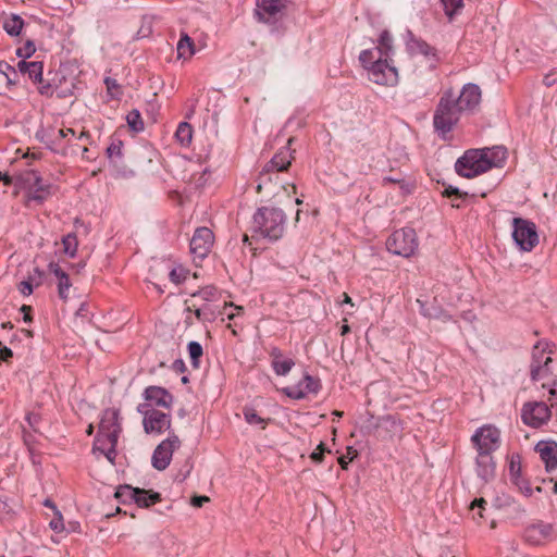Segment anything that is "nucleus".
Listing matches in <instances>:
<instances>
[{
	"instance_id": "a878e982",
	"label": "nucleus",
	"mask_w": 557,
	"mask_h": 557,
	"mask_svg": "<svg viewBox=\"0 0 557 557\" xmlns=\"http://www.w3.org/2000/svg\"><path fill=\"white\" fill-rule=\"evenodd\" d=\"M476 474L484 482H490L495 476V462L492 454H479L476 457Z\"/></svg>"
},
{
	"instance_id": "3c124183",
	"label": "nucleus",
	"mask_w": 557,
	"mask_h": 557,
	"mask_svg": "<svg viewBox=\"0 0 557 557\" xmlns=\"http://www.w3.org/2000/svg\"><path fill=\"white\" fill-rule=\"evenodd\" d=\"M511 482L519 488V491L525 496H531L533 490L530 486V482L522 478L521 474L511 479Z\"/></svg>"
},
{
	"instance_id": "58836bf2",
	"label": "nucleus",
	"mask_w": 557,
	"mask_h": 557,
	"mask_svg": "<svg viewBox=\"0 0 557 557\" xmlns=\"http://www.w3.org/2000/svg\"><path fill=\"white\" fill-rule=\"evenodd\" d=\"M123 141L120 139H112L107 148V156L111 162H117L122 159Z\"/></svg>"
},
{
	"instance_id": "6ab92c4d",
	"label": "nucleus",
	"mask_w": 557,
	"mask_h": 557,
	"mask_svg": "<svg viewBox=\"0 0 557 557\" xmlns=\"http://www.w3.org/2000/svg\"><path fill=\"white\" fill-rule=\"evenodd\" d=\"M555 530L552 523L539 521L529 525L524 531L525 541L533 545H542L555 539Z\"/></svg>"
},
{
	"instance_id": "1a4fd4ad",
	"label": "nucleus",
	"mask_w": 557,
	"mask_h": 557,
	"mask_svg": "<svg viewBox=\"0 0 557 557\" xmlns=\"http://www.w3.org/2000/svg\"><path fill=\"white\" fill-rule=\"evenodd\" d=\"M17 71L22 75H27L34 84L37 85L38 92L46 97H52L57 91V86L51 84L49 81L44 79V64L39 61H26L21 60L17 63Z\"/></svg>"
},
{
	"instance_id": "680f3d73",
	"label": "nucleus",
	"mask_w": 557,
	"mask_h": 557,
	"mask_svg": "<svg viewBox=\"0 0 557 557\" xmlns=\"http://www.w3.org/2000/svg\"><path fill=\"white\" fill-rule=\"evenodd\" d=\"M34 285L32 282H29L28 280H25V281H22L20 284H18V292L23 295V296H29L33 290H34Z\"/></svg>"
},
{
	"instance_id": "7c9ffc66",
	"label": "nucleus",
	"mask_w": 557,
	"mask_h": 557,
	"mask_svg": "<svg viewBox=\"0 0 557 557\" xmlns=\"http://www.w3.org/2000/svg\"><path fill=\"white\" fill-rule=\"evenodd\" d=\"M24 26V20L17 14L5 17L2 24L3 29L10 36H18Z\"/></svg>"
},
{
	"instance_id": "ddd939ff",
	"label": "nucleus",
	"mask_w": 557,
	"mask_h": 557,
	"mask_svg": "<svg viewBox=\"0 0 557 557\" xmlns=\"http://www.w3.org/2000/svg\"><path fill=\"white\" fill-rule=\"evenodd\" d=\"M181 441L177 435L170 434L168 438L162 441L153 450L151 463L159 471L165 470L171 460L174 449L178 448Z\"/></svg>"
},
{
	"instance_id": "052dcab7",
	"label": "nucleus",
	"mask_w": 557,
	"mask_h": 557,
	"mask_svg": "<svg viewBox=\"0 0 557 557\" xmlns=\"http://www.w3.org/2000/svg\"><path fill=\"white\" fill-rule=\"evenodd\" d=\"M486 500L484 498H476L472 502L471 504V510H474L475 508H478V516L480 519H483V510L485 509V505H486Z\"/></svg>"
},
{
	"instance_id": "72a5a7b5",
	"label": "nucleus",
	"mask_w": 557,
	"mask_h": 557,
	"mask_svg": "<svg viewBox=\"0 0 557 557\" xmlns=\"http://www.w3.org/2000/svg\"><path fill=\"white\" fill-rule=\"evenodd\" d=\"M175 138L184 146L189 145L193 138L191 125L187 122H181L175 132Z\"/></svg>"
},
{
	"instance_id": "412c9836",
	"label": "nucleus",
	"mask_w": 557,
	"mask_h": 557,
	"mask_svg": "<svg viewBox=\"0 0 557 557\" xmlns=\"http://www.w3.org/2000/svg\"><path fill=\"white\" fill-rule=\"evenodd\" d=\"M122 431L120 423V411L114 408L103 410L99 423L98 434H102L112 438H119Z\"/></svg>"
},
{
	"instance_id": "2f4dec72",
	"label": "nucleus",
	"mask_w": 557,
	"mask_h": 557,
	"mask_svg": "<svg viewBox=\"0 0 557 557\" xmlns=\"http://www.w3.org/2000/svg\"><path fill=\"white\" fill-rule=\"evenodd\" d=\"M486 152L488 161L493 162V168H500L507 158V150L505 147L496 146L493 148H483Z\"/></svg>"
},
{
	"instance_id": "13d9d810",
	"label": "nucleus",
	"mask_w": 557,
	"mask_h": 557,
	"mask_svg": "<svg viewBox=\"0 0 557 557\" xmlns=\"http://www.w3.org/2000/svg\"><path fill=\"white\" fill-rule=\"evenodd\" d=\"M331 453L324 445V443H320L314 451L311 453L310 458L312 461L320 463L323 461L324 453Z\"/></svg>"
},
{
	"instance_id": "f3484780",
	"label": "nucleus",
	"mask_w": 557,
	"mask_h": 557,
	"mask_svg": "<svg viewBox=\"0 0 557 557\" xmlns=\"http://www.w3.org/2000/svg\"><path fill=\"white\" fill-rule=\"evenodd\" d=\"M482 92L479 85L468 83L463 85L455 103L462 113H473L480 106Z\"/></svg>"
},
{
	"instance_id": "f8f14e48",
	"label": "nucleus",
	"mask_w": 557,
	"mask_h": 557,
	"mask_svg": "<svg viewBox=\"0 0 557 557\" xmlns=\"http://www.w3.org/2000/svg\"><path fill=\"white\" fill-rule=\"evenodd\" d=\"M500 432L497 428L485 425L475 431L471 441L479 454H492L499 446Z\"/></svg>"
},
{
	"instance_id": "5701e85b",
	"label": "nucleus",
	"mask_w": 557,
	"mask_h": 557,
	"mask_svg": "<svg viewBox=\"0 0 557 557\" xmlns=\"http://www.w3.org/2000/svg\"><path fill=\"white\" fill-rule=\"evenodd\" d=\"M146 403L143 405H151V408L163 407L170 408L173 403V396L168 389L160 386H148L144 391Z\"/></svg>"
},
{
	"instance_id": "393cba45",
	"label": "nucleus",
	"mask_w": 557,
	"mask_h": 557,
	"mask_svg": "<svg viewBox=\"0 0 557 557\" xmlns=\"http://www.w3.org/2000/svg\"><path fill=\"white\" fill-rule=\"evenodd\" d=\"M535 450L540 454L547 472L557 468V443L541 441L536 444Z\"/></svg>"
},
{
	"instance_id": "423d86ee",
	"label": "nucleus",
	"mask_w": 557,
	"mask_h": 557,
	"mask_svg": "<svg viewBox=\"0 0 557 557\" xmlns=\"http://www.w3.org/2000/svg\"><path fill=\"white\" fill-rule=\"evenodd\" d=\"M387 250L405 258L411 257L418 249V238L416 231L410 227H404L395 231L386 240Z\"/></svg>"
},
{
	"instance_id": "aec40b11",
	"label": "nucleus",
	"mask_w": 557,
	"mask_h": 557,
	"mask_svg": "<svg viewBox=\"0 0 557 557\" xmlns=\"http://www.w3.org/2000/svg\"><path fill=\"white\" fill-rule=\"evenodd\" d=\"M69 133H72V137H75V131L73 128H60L54 132L53 128L50 129H39L36 133V137L46 144V146L52 150L53 152H61L65 154V148H60V144L62 139L69 138Z\"/></svg>"
},
{
	"instance_id": "b1692460",
	"label": "nucleus",
	"mask_w": 557,
	"mask_h": 557,
	"mask_svg": "<svg viewBox=\"0 0 557 557\" xmlns=\"http://www.w3.org/2000/svg\"><path fill=\"white\" fill-rule=\"evenodd\" d=\"M406 45L411 54H421L434 62L438 61L437 50L423 39L416 37L410 30H408Z\"/></svg>"
},
{
	"instance_id": "c03bdc74",
	"label": "nucleus",
	"mask_w": 557,
	"mask_h": 557,
	"mask_svg": "<svg viewBox=\"0 0 557 557\" xmlns=\"http://www.w3.org/2000/svg\"><path fill=\"white\" fill-rule=\"evenodd\" d=\"M375 53H377L375 49H366L360 52L359 61L367 71L370 66H372V64H374L375 60L377 59Z\"/></svg>"
},
{
	"instance_id": "473e14b6",
	"label": "nucleus",
	"mask_w": 557,
	"mask_h": 557,
	"mask_svg": "<svg viewBox=\"0 0 557 557\" xmlns=\"http://www.w3.org/2000/svg\"><path fill=\"white\" fill-rule=\"evenodd\" d=\"M377 57L388 58L393 52V38L388 30H383L379 38V47L375 48Z\"/></svg>"
},
{
	"instance_id": "0e129e2a",
	"label": "nucleus",
	"mask_w": 557,
	"mask_h": 557,
	"mask_svg": "<svg viewBox=\"0 0 557 557\" xmlns=\"http://www.w3.org/2000/svg\"><path fill=\"white\" fill-rule=\"evenodd\" d=\"M271 362L283 359V352L278 347H272L269 351Z\"/></svg>"
},
{
	"instance_id": "338daca9",
	"label": "nucleus",
	"mask_w": 557,
	"mask_h": 557,
	"mask_svg": "<svg viewBox=\"0 0 557 557\" xmlns=\"http://www.w3.org/2000/svg\"><path fill=\"white\" fill-rule=\"evenodd\" d=\"M13 356V352L10 348H8L7 346H3L1 343H0V359L7 361L9 358H11Z\"/></svg>"
},
{
	"instance_id": "a18cd8bd",
	"label": "nucleus",
	"mask_w": 557,
	"mask_h": 557,
	"mask_svg": "<svg viewBox=\"0 0 557 557\" xmlns=\"http://www.w3.org/2000/svg\"><path fill=\"white\" fill-rule=\"evenodd\" d=\"M188 273H189L188 270H186L185 268L180 265V267L173 268L170 271L169 277H170L171 282L178 285V284H182L187 278Z\"/></svg>"
},
{
	"instance_id": "864d4df0",
	"label": "nucleus",
	"mask_w": 557,
	"mask_h": 557,
	"mask_svg": "<svg viewBox=\"0 0 557 557\" xmlns=\"http://www.w3.org/2000/svg\"><path fill=\"white\" fill-rule=\"evenodd\" d=\"M382 182H383V185L397 184V185H399L400 189H403L405 193H410V189L408 188V184L405 182L404 177H401L400 175L384 176Z\"/></svg>"
},
{
	"instance_id": "603ef678",
	"label": "nucleus",
	"mask_w": 557,
	"mask_h": 557,
	"mask_svg": "<svg viewBox=\"0 0 557 557\" xmlns=\"http://www.w3.org/2000/svg\"><path fill=\"white\" fill-rule=\"evenodd\" d=\"M104 85L107 87L108 94L111 97L117 98L121 95V86L119 85L115 78L106 77Z\"/></svg>"
},
{
	"instance_id": "6e6552de",
	"label": "nucleus",
	"mask_w": 557,
	"mask_h": 557,
	"mask_svg": "<svg viewBox=\"0 0 557 557\" xmlns=\"http://www.w3.org/2000/svg\"><path fill=\"white\" fill-rule=\"evenodd\" d=\"M17 181L20 185L27 188V201L42 203L51 195V185L45 184L41 176L35 170L22 173Z\"/></svg>"
},
{
	"instance_id": "69168bd1",
	"label": "nucleus",
	"mask_w": 557,
	"mask_h": 557,
	"mask_svg": "<svg viewBox=\"0 0 557 557\" xmlns=\"http://www.w3.org/2000/svg\"><path fill=\"white\" fill-rule=\"evenodd\" d=\"M210 499L208 496H194L191 498V505L194 507L200 508L205 503H208Z\"/></svg>"
},
{
	"instance_id": "4c0bfd02",
	"label": "nucleus",
	"mask_w": 557,
	"mask_h": 557,
	"mask_svg": "<svg viewBox=\"0 0 557 557\" xmlns=\"http://www.w3.org/2000/svg\"><path fill=\"white\" fill-rule=\"evenodd\" d=\"M272 369L276 375L285 376L289 373L292 368L295 366L293 359H281L274 362H271Z\"/></svg>"
},
{
	"instance_id": "a211bd4d",
	"label": "nucleus",
	"mask_w": 557,
	"mask_h": 557,
	"mask_svg": "<svg viewBox=\"0 0 557 557\" xmlns=\"http://www.w3.org/2000/svg\"><path fill=\"white\" fill-rule=\"evenodd\" d=\"M320 389V379L306 373L298 384L283 387L281 392L292 399L299 400L304 399L308 394H318Z\"/></svg>"
},
{
	"instance_id": "9d476101",
	"label": "nucleus",
	"mask_w": 557,
	"mask_h": 557,
	"mask_svg": "<svg viewBox=\"0 0 557 557\" xmlns=\"http://www.w3.org/2000/svg\"><path fill=\"white\" fill-rule=\"evenodd\" d=\"M137 411L144 417L143 425L148 434H161L171 426V416L151 408V405H138Z\"/></svg>"
},
{
	"instance_id": "2eb2a0df",
	"label": "nucleus",
	"mask_w": 557,
	"mask_h": 557,
	"mask_svg": "<svg viewBox=\"0 0 557 557\" xmlns=\"http://www.w3.org/2000/svg\"><path fill=\"white\" fill-rule=\"evenodd\" d=\"M550 418V409L544 401L527 403L522 407L521 419L532 428H540Z\"/></svg>"
},
{
	"instance_id": "5fc2aeb1",
	"label": "nucleus",
	"mask_w": 557,
	"mask_h": 557,
	"mask_svg": "<svg viewBox=\"0 0 557 557\" xmlns=\"http://www.w3.org/2000/svg\"><path fill=\"white\" fill-rule=\"evenodd\" d=\"M116 445H117V440L116 438H112V440H109V446L108 448L101 454L103 455L112 465L114 463V460L116 458Z\"/></svg>"
},
{
	"instance_id": "39448f33",
	"label": "nucleus",
	"mask_w": 557,
	"mask_h": 557,
	"mask_svg": "<svg viewBox=\"0 0 557 557\" xmlns=\"http://www.w3.org/2000/svg\"><path fill=\"white\" fill-rule=\"evenodd\" d=\"M294 141V138H289L287 140V145L280 149L272 159L265 163L260 175L258 177V185L256 187L257 193H260L263 184L267 182H271L270 174L273 172H283L288 169L292 164V161L295 159L294 153L295 150H292L290 146Z\"/></svg>"
},
{
	"instance_id": "6e6d98bb",
	"label": "nucleus",
	"mask_w": 557,
	"mask_h": 557,
	"mask_svg": "<svg viewBox=\"0 0 557 557\" xmlns=\"http://www.w3.org/2000/svg\"><path fill=\"white\" fill-rule=\"evenodd\" d=\"M521 474L520 457L512 456L509 462V475L510 480Z\"/></svg>"
},
{
	"instance_id": "7ed1b4c3",
	"label": "nucleus",
	"mask_w": 557,
	"mask_h": 557,
	"mask_svg": "<svg viewBox=\"0 0 557 557\" xmlns=\"http://www.w3.org/2000/svg\"><path fill=\"white\" fill-rule=\"evenodd\" d=\"M462 112L455 103V92L453 88L446 89L441 96L433 115L434 131L446 139L447 135L454 129L460 120Z\"/></svg>"
},
{
	"instance_id": "79ce46f5",
	"label": "nucleus",
	"mask_w": 557,
	"mask_h": 557,
	"mask_svg": "<svg viewBox=\"0 0 557 557\" xmlns=\"http://www.w3.org/2000/svg\"><path fill=\"white\" fill-rule=\"evenodd\" d=\"M243 414H244V418L247 423L262 424V429H264L268 421L271 420V419L265 420V419L261 418L252 407H245L243 410Z\"/></svg>"
},
{
	"instance_id": "49530a36",
	"label": "nucleus",
	"mask_w": 557,
	"mask_h": 557,
	"mask_svg": "<svg viewBox=\"0 0 557 557\" xmlns=\"http://www.w3.org/2000/svg\"><path fill=\"white\" fill-rule=\"evenodd\" d=\"M27 429L34 433H40L39 424L41 422V416L38 412H27L25 416Z\"/></svg>"
},
{
	"instance_id": "e433bc0d",
	"label": "nucleus",
	"mask_w": 557,
	"mask_h": 557,
	"mask_svg": "<svg viewBox=\"0 0 557 557\" xmlns=\"http://www.w3.org/2000/svg\"><path fill=\"white\" fill-rule=\"evenodd\" d=\"M126 122L129 128L136 133L143 132L145 128L140 112L137 109H133L127 113Z\"/></svg>"
},
{
	"instance_id": "e2e57ef3",
	"label": "nucleus",
	"mask_w": 557,
	"mask_h": 557,
	"mask_svg": "<svg viewBox=\"0 0 557 557\" xmlns=\"http://www.w3.org/2000/svg\"><path fill=\"white\" fill-rule=\"evenodd\" d=\"M443 195L446 197H450L454 195V196H457L458 198H463L467 196V193L460 191L457 187L448 186L443 191Z\"/></svg>"
},
{
	"instance_id": "8fccbe9b",
	"label": "nucleus",
	"mask_w": 557,
	"mask_h": 557,
	"mask_svg": "<svg viewBox=\"0 0 557 557\" xmlns=\"http://www.w3.org/2000/svg\"><path fill=\"white\" fill-rule=\"evenodd\" d=\"M109 440H111V437L102 434H97L92 445V453L102 454L109 446Z\"/></svg>"
},
{
	"instance_id": "c756f323",
	"label": "nucleus",
	"mask_w": 557,
	"mask_h": 557,
	"mask_svg": "<svg viewBox=\"0 0 557 557\" xmlns=\"http://www.w3.org/2000/svg\"><path fill=\"white\" fill-rule=\"evenodd\" d=\"M140 495H136L135 504L140 508H148L161 502L160 493L139 488Z\"/></svg>"
},
{
	"instance_id": "ea45409f",
	"label": "nucleus",
	"mask_w": 557,
	"mask_h": 557,
	"mask_svg": "<svg viewBox=\"0 0 557 557\" xmlns=\"http://www.w3.org/2000/svg\"><path fill=\"white\" fill-rule=\"evenodd\" d=\"M0 74L5 77L8 85H15L17 83V71L5 61H0Z\"/></svg>"
},
{
	"instance_id": "4d7b16f0",
	"label": "nucleus",
	"mask_w": 557,
	"mask_h": 557,
	"mask_svg": "<svg viewBox=\"0 0 557 557\" xmlns=\"http://www.w3.org/2000/svg\"><path fill=\"white\" fill-rule=\"evenodd\" d=\"M45 277V272L39 268H35L33 272L28 275L27 280L33 283L35 287H38L42 284Z\"/></svg>"
},
{
	"instance_id": "cd10ccee",
	"label": "nucleus",
	"mask_w": 557,
	"mask_h": 557,
	"mask_svg": "<svg viewBox=\"0 0 557 557\" xmlns=\"http://www.w3.org/2000/svg\"><path fill=\"white\" fill-rule=\"evenodd\" d=\"M195 54L194 40L186 33H182L177 42V57L180 59H189Z\"/></svg>"
},
{
	"instance_id": "f704fd0d",
	"label": "nucleus",
	"mask_w": 557,
	"mask_h": 557,
	"mask_svg": "<svg viewBox=\"0 0 557 557\" xmlns=\"http://www.w3.org/2000/svg\"><path fill=\"white\" fill-rule=\"evenodd\" d=\"M443 4L444 12L449 21H453L463 8V0H440Z\"/></svg>"
},
{
	"instance_id": "bf43d9fd",
	"label": "nucleus",
	"mask_w": 557,
	"mask_h": 557,
	"mask_svg": "<svg viewBox=\"0 0 557 557\" xmlns=\"http://www.w3.org/2000/svg\"><path fill=\"white\" fill-rule=\"evenodd\" d=\"M49 527L54 532H62L64 530L63 517L60 510L54 512V518L49 522Z\"/></svg>"
},
{
	"instance_id": "f257e3e1",
	"label": "nucleus",
	"mask_w": 557,
	"mask_h": 557,
	"mask_svg": "<svg viewBox=\"0 0 557 557\" xmlns=\"http://www.w3.org/2000/svg\"><path fill=\"white\" fill-rule=\"evenodd\" d=\"M221 292L213 285H208L193 293L190 298L194 300H202V304H191L187 307V311L194 312L199 322H213L219 315L224 314L227 307L237 310L236 314H240L244 308L235 306L233 302H224L223 307L219 305L221 300Z\"/></svg>"
},
{
	"instance_id": "0eeeda50",
	"label": "nucleus",
	"mask_w": 557,
	"mask_h": 557,
	"mask_svg": "<svg viewBox=\"0 0 557 557\" xmlns=\"http://www.w3.org/2000/svg\"><path fill=\"white\" fill-rule=\"evenodd\" d=\"M512 238L520 250L531 251L539 244L535 223L523 218H513Z\"/></svg>"
},
{
	"instance_id": "dca6fc26",
	"label": "nucleus",
	"mask_w": 557,
	"mask_h": 557,
	"mask_svg": "<svg viewBox=\"0 0 557 557\" xmlns=\"http://www.w3.org/2000/svg\"><path fill=\"white\" fill-rule=\"evenodd\" d=\"M213 243V232L206 226L198 227L190 239V252L195 259L203 260L209 255Z\"/></svg>"
},
{
	"instance_id": "c9c22d12",
	"label": "nucleus",
	"mask_w": 557,
	"mask_h": 557,
	"mask_svg": "<svg viewBox=\"0 0 557 557\" xmlns=\"http://www.w3.org/2000/svg\"><path fill=\"white\" fill-rule=\"evenodd\" d=\"M381 428L391 433V437L399 434L403 431L401 422L394 416H386L381 420Z\"/></svg>"
},
{
	"instance_id": "9b49d317",
	"label": "nucleus",
	"mask_w": 557,
	"mask_h": 557,
	"mask_svg": "<svg viewBox=\"0 0 557 557\" xmlns=\"http://www.w3.org/2000/svg\"><path fill=\"white\" fill-rule=\"evenodd\" d=\"M369 79L382 86H395L398 83L397 69L392 65L387 58L377 57L374 64L368 70Z\"/></svg>"
},
{
	"instance_id": "bb28decb",
	"label": "nucleus",
	"mask_w": 557,
	"mask_h": 557,
	"mask_svg": "<svg viewBox=\"0 0 557 557\" xmlns=\"http://www.w3.org/2000/svg\"><path fill=\"white\" fill-rule=\"evenodd\" d=\"M48 268L49 271L53 273L58 278L59 297L63 300H66L69 297V289L72 285L69 274L55 262H50Z\"/></svg>"
},
{
	"instance_id": "de8ad7c7",
	"label": "nucleus",
	"mask_w": 557,
	"mask_h": 557,
	"mask_svg": "<svg viewBox=\"0 0 557 557\" xmlns=\"http://www.w3.org/2000/svg\"><path fill=\"white\" fill-rule=\"evenodd\" d=\"M22 433H23L24 444L27 446V448L30 453H34L36 449V444H37V437H36L37 433H34L32 430H28L24 425L22 428Z\"/></svg>"
},
{
	"instance_id": "37998d69",
	"label": "nucleus",
	"mask_w": 557,
	"mask_h": 557,
	"mask_svg": "<svg viewBox=\"0 0 557 557\" xmlns=\"http://www.w3.org/2000/svg\"><path fill=\"white\" fill-rule=\"evenodd\" d=\"M62 244L64 247V252L66 255H69L70 257H74L77 251V246H78L76 235L74 233H70V234L65 235L62 238Z\"/></svg>"
},
{
	"instance_id": "774afa93",
	"label": "nucleus",
	"mask_w": 557,
	"mask_h": 557,
	"mask_svg": "<svg viewBox=\"0 0 557 557\" xmlns=\"http://www.w3.org/2000/svg\"><path fill=\"white\" fill-rule=\"evenodd\" d=\"M20 310H21V312L24 313V317H23L24 322H26V323L32 322V320H33V318L30 315L32 307L27 306V305H23Z\"/></svg>"
},
{
	"instance_id": "c85d7f7f",
	"label": "nucleus",
	"mask_w": 557,
	"mask_h": 557,
	"mask_svg": "<svg viewBox=\"0 0 557 557\" xmlns=\"http://www.w3.org/2000/svg\"><path fill=\"white\" fill-rule=\"evenodd\" d=\"M140 495L139 487H133L131 485L117 486L114 496L122 504L135 503L136 495Z\"/></svg>"
},
{
	"instance_id": "09e8293b",
	"label": "nucleus",
	"mask_w": 557,
	"mask_h": 557,
	"mask_svg": "<svg viewBox=\"0 0 557 557\" xmlns=\"http://www.w3.org/2000/svg\"><path fill=\"white\" fill-rule=\"evenodd\" d=\"M36 52V47L33 40H26L25 44L17 48L16 55L26 60L30 58Z\"/></svg>"
},
{
	"instance_id": "4be33fe9",
	"label": "nucleus",
	"mask_w": 557,
	"mask_h": 557,
	"mask_svg": "<svg viewBox=\"0 0 557 557\" xmlns=\"http://www.w3.org/2000/svg\"><path fill=\"white\" fill-rule=\"evenodd\" d=\"M285 8L283 0H257L255 16L259 22H276V15Z\"/></svg>"
},
{
	"instance_id": "a19ab883",
	"label": "nucleus",
	"mask_w": 557,
	"mask_h": 557,
	"mask_svg": "<svg viewBox=\"0 0 557 557\" xmlns=\"http://www.w3.org/2000/svg\"><path fill=\"white\" fill-rule=\"evenodd\" d=\"M188 354L190 357L191 366L197 369L199 368V359L203 354L202 346L195 341H191L187 345Z\"/></svg>"
},
{
	"instance_id": "4468645a",
	"label": "nucleus",
	"mask_w": 557,
	"mask_h": 557,
	"mask_svg": "<svg viewBox=\"0 0 557 557\" xmlns=\"http://www.w3.org/2000/svg\"><path fill=\"white\" fill-rule=\"evenodd\" d=\"M549 344L546 342H539L534 345L532 351V362L530 366L531 379L539 381L550 373L549 363L553 361L549 356H546V351Z\"/></svg>"
},
{
	"instance_id": "f03ea898",
	"label": "nucleus",
	"mask_w": 557,
	"mask_h": 557,
	"mask_svg": "<svg viewBox=\"0 0 557 557\" xmlns=\"http://www.w3.org/2000/svg\"><path fill=\"white\" fill-rule=\"evenodd\" d=\"M286 220L287 216L282 209L276 207H261L252 216V236L276 242L285 232Z\"/></svg>"
},
{
	"instance_id": "20e7f679",
	"label": "nucleus",
	"mask_w": 557,
	"mask_h": 557,
	"mask_svg": "<svg viewBox=\"0 0 557 557\" xmlns=\"http://www.w3.org/2000/svg\"><path fill=\"white\" fill-rule=\"evenodd\" d=\"M486 152L480 149H469L455 163L458 175L466 178H473L493 168V162L486 158Z\"/></svg>"
}]
</instances>
